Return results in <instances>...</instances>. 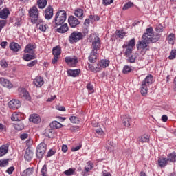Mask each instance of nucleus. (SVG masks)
<instances>
[{
	"label": "nucleus",
	"mask_w": 176,
	"mask_h": 176,
	"mask_svg": "<svg viewBox=\"0 0 176 176\" xmlns=\"http://www.w3.org/2000/svg\"><path fill=\"white\" fill-rule=\"evenodd\" d=\"M92 51L90 56H89V61L91 63H96L97 57L98 56V51L101 49V39L98 36H94L92 40Z\"/></svg>",
	"instance_id": "1"
},
{
	"label": "nucleus",
	"mask_w": 176,
	"mask_h": 176,
	"mask_svg": "<svg viewBox=\"0 0 176 176\" xmlns=\"http://www.w3.org/2000/svg\"><path fill=\"white\" fill-rule=\"evenodd\" d=\"M152 83H153V76L148 74L141 83L140 93L142 96H146L148 94V89Z\"/></svg>",
	"instance_id": "2"
},
{
	"label": "nucleus",
	"mask_w": 176,
	"mask_h": 176,
	"mask_svg": "<svg viewBox=\"0 0 176 176\" xmlns=\"http://www.w3.org/2000/svg\"><path fill=\"white\" fill-rule=\"evenodd\" d=\"M65 20H67V12L64 10H59L56 12L53 22L56 25H62L65 23Z\"/></svg>",
	"instance_id": "3"
},
{
	"label": "nucleus",
	"mask_w": 176,
	"mask_h": 176,
	"mask_svg": "<svg viewBox=\"0 0 176 176\" xmlns=\"http://www.w3.org/2000/svg\"><path fill=\"white\" fill-rule=\"evenodd\" d=\"M82 39H83V34L78 31L73 32L69 36V42L72 45L79 42V41H82Z\"/></svg>",
	"instance_id": "4"
},
{
	"label": "nucleus",
	"mask_w": 176,
	"mask_h": 176,
	"mask_svg": "<svg viewBox=\"0 0 176 176\" xmlns=\"http://www.w3.org/2000/svg\"><path fill=\"white\" fill-rule=\"evenodd\" d=\"M149 43L148 38H142V41H138L136 45L138 50H142L143 54H145L146 50H148L146 47H148Z\"/></svg>",
	"instance_id": "5"
},
{
	"label": "nucleus",
	"mask_w": 176,
	"mask_h": 176,
	"mask_svg": "<svg viewBox=\"0 0 176 176\" xmlns=\"http://www.w3.org/2000/svg\"><path fill=\"white\" fill-rule=\"evenodd\" d=\"M29 13H30V19L32 24H36V22L39 21V19H38V16H39V12L38 11V8H36V6L32 7L30 10Z\"/></svg>",
	"instance_id": "6"
},
{
	"label": "nucleus",
	"mask_w": 176,
	"mask_h": 176,
	"mask_svg": "<svg viewBox=\"0 0 176 176\" xmlns=\"http://www.w3.org/2000/svg\"><path fill=\"white\" fill-rule=\"evenodd\" d=\"M47 145L45 142L40 143L36 148V155L38 159H42L43 157V155L46 152Z\"/></svg>",
	"instance_id": "7"
},
{
	"label": "nucleus",
	"mask_w": 176,
	"mask_h": 176,
	"mask_svg": "<svg viewBox=\"0 0 176 176\" xmlns=\"http://www.w3.org/2000/svg\"><path fill=\"white\" fill-rule=\"evenodd\" d=\"M8 107L10 109H19L21 107V103H20V100L13 99L8 102Z\"/></svg>",
	"instance_id": "8"
},
{
	"label": "nucleus",
	"mask_w": 176,
	"mask_h": 176,
	"mask_svg": "<svg viewBox=\"0 0 176 176\" xmlns=\"http://www.w3.org/2000/svg\"><path fill=\"white\" fill-rule=\"evenodd\" d=\"M68 22L72 27V28H76V26L79 25L80 24V21L78 20V19L72 15L69 16L68 18Z\"/></svg>",
	"instance_id": "9"
},
{
	"label": "nucleus",
	"mask_w": 176,
	"mask_h": 176,
	"mask_svg": "<svg viewBox=\"0 0 176 176\" xmlns=\"http://www.w3.org/2000/svg\"><path fill=\"white\" fill-rule=\"evenodd\" d=\"M0 84L4 87H7V89H12V87H13V84H12L9 80L3 77H0Z\"/></svg>",
	"instance_id": "10"
},
{
	"label": "nucleus",
	"mask_w": 176,
	"mask_h": 176,
	"mask_svg": "<svg viewBox=\"0 0 176 176\" xmlns=\"http://www.w3.org/2000/svg\"><path fill=\"white\" fill-rule=\"evenodd\" d=\"M53 17V7L49 6L45 10V19L46 20H50Z\"/></svg>",
	"instance_id": "11"
},
{
	"label": "nucleus",
	"mask_w": 176,
	"mask_h": 176,
	"mask_svg": "<svg viewBox=\"0 0 176 176\" xmlns=\"http://www.w3.org/2000/svg\"><path fill=\"white\" fill-rule=\"evenodd\" d=\"M33 157H34V152L31 151V148H28L25 152V155H24L25 160H26V162H31Z\"/></svg>",
	"instance_id": "12"
},
{
	"label": "nucleus",
	"mask_w": 176,
	"mask_h": 176,
	"mask_svg": "<svg viewBox=\"0 0 176 176\" xmlns=\"http://www.w3.org/2000/svg\"><path fill=\"white\" fill-rule=\"evenodd\" d=\"M121 119L122 120V124L125 127H130V123H131V117H130V116H122Z\"/></svg>",
	"instance_id": "13"
},
{
	"label": "nucleus",
	"mask_w": 176,
	"mask_h": 176,
	"mask_svg": "<svg viewBox=\"0 0 176 176\" xmlns=\"http://www.w3.org/2000/svg\"><path fill=\"white\" fill-rule=\"evenodd\" d=\"M160 39V35L158 34H151V36H149L147 40L149 42V43H156Z\"/></svg>",
	"instance_id": "14"
},
{
	"label": "nucleus",
	"mask_w": 176,
	"mask_h": 176,
	"mask_svg": "<svg viewBox=\"0 0 176 176\" xmlns=\"http://www.w3.org/2000/svg\"><path fill=\"white\" fill-rule=\"evenodd\" d=\"M30 122H32V123H41V116H39V115L38 114H33L31 115L30 118H29Z\"/></svg>",
	"instance_id": "15"
},
{
	"label": "nucleus",
	"mask_w": 176,
	"mask_h": 176,
	"mask_svg": "<svg viewBox=\"0 0 176 176\" xmlns=\"http://www.w3.org/2000/svg\"><path fill=\"white\" fill-rule=\"evenodd\" d=\"M34 85L36 86V87H42L45 81H43V78L41 77H36L35 79L33 80Z\"/></svg>",
	"instance_id": "16"
},
{
	"label": "nucleus",
	"mask_w": 176,
	"mask_h": 176,
	"mask_svg": "<svg viewBox=\"0 0 176 176\" xmlns=\"http://www.w3.org/2000/svg\"><path fill=\"white\" fill-rule=\"evenodd\" d=\"M153 34V28L150 27L146 30V32L143 34L142 38H144V39L149 38V36H152Z\"/></svg>",
	"instance_id": "17"
},
{
	"label": "nucleus",
	"mask_w": 176,
	"mask_h": 176,
	"mask_svg": "<svg viewBox=\"0 0 176 176\" xmlns=\"http://www.w3.org/2000/svg\"><path fill=\"white\" fill-rule=\"evenodd\" d=\"M10 14L9 8H5L1 11H0V19H8V16Z\"/></svg>",
	"instance_id": "18"
},
{
	"label": "nucleus",
	"mask_w": 176,
	"mask_h": 176,
	"mask_svg": "<svg viewBox=\"0 0 176 176\" xmlns=\"http://www.w3.org/2000/svg\"><path fill=\"white\" fill-rule=\"evenodd\" d=\"M36 24H37V28H39L40 31H42L43 32H46L47 25L43 24L42 20L38 19V21H37Z\"/></svg>",
	"instance_id": "19"
},
{
	"label": "nucleus",
	"mask_w": 176,
	"mask_h": 176,
	"mask_svg": "<svg viewBox=\"0 0 176 176\" xmlns=\"http://www.w3.org/2000/svg\"><path fill=\"white\" fill-rule=\"evenodd\" d=\"M9 151V145L6 144V145H2L0 147V157H2V156H5L6 153H8Z\"/></svg>",
	"instance_id": "20"
},
{
	"label": "nucleus",
	"mask_w": 176,
	"mask_h": 176,
	"mask_svg": "<svg viewBox=\"0 0 176 176\" xmlns=\"http://www.w3.org/2000/svg\"><path fill=\"white\" fill-rule=\"evenodd\" d=\"M14 127L15 130L20 131L24 129V123L21 120H19L14 124Z\"/></svg>",
	"instance_id": "21"
},
{
	"label": "nucleus",
	"mask_w": 176,
	"mask_h": 176,
	"mask_svg": "<svg viewBox=\"0 0 176 176\" xmlns=\"http://www.w3.org/2000/svg\"><path fill=\"white\" fill-rule=\"evenodd\" d=\"M65 63H67L70 65H75L78 63V58H72V57H66L65 58Z\"/></svg>",
	"instance_id": "22"
},
{
	"label": "nucleus",
	"mask_w": 176,
	"mask_h": 176,
	"mask_svg": "<svg viewBox=\"0 0 176 176\" xmlns=\"http://www.w3.org/2000/svg\"><path fill=\"white\" fill-rule=\"evenodd\" d=\"M79 74H80V69H74V70H72V69L67 70L68 76H73V78L78 76V75H79Z\"/></svg>",
	"instance_id": "23"
},
{
	"label": "nucleus",
	"mask_w": 176,
	"mask_h": 176,
	"mask_svg": "<svg viewBox=\"0 0 176 176\" xmlns=\"http://www.w3.org/2000/svg\"><path fill=\"white\" fill-rule=\"evenodd\" d=\"M10 48L13 52H19V51L21 50V47L17 43H11L10 44Z\"/></svg>",
	"instance_id": "24"
},
{
	"label": "nucleus",
	"mask_w": 176,
	"mask_h": 176,
	"mask_svg": "<svg viewBox=\"0 0 176 176\" xmlns=\"http://www.w3.org/2000/svg\"><path fill=\"white\" fill-rule=\"evenodd\" d=\"M158 165L161 167H166V166H167V163H168V161L167 160V158H164V157H161L158 159Z\"/></svg>",
	"instance_id": "25"
},
{
	"label": "nucleus",
	"mask_w": 176,
	"mask_h": 176,
	"mask_svg": "<svg viewBox=\"0 0 176 176\" xmlns=\"http://www.w3.org/2000/svg\"><path fill=\"white\" fill-rule=\"evenodd\" d=\"M60 34H65L68 31V24L65 23L56 30Z\"/></svg>",
	"instance_id": "26"
},
{
	"label": "nucleus",
	"mask_w": 176,
	"mask_h": 176,
	"mask_svg": "<svg viewBox=\"0 0 176 176\" xmlns=\"http://www.w3.org/2000/svg\"><path fill=\"white\" fill-rule=\"evenodd\" d=\"M135 46V38H133L128 43V44H125L123 45V49H126V47H129L131 49H133Z\"/></svg>",
	"instance_id": "27"
},
{
	"label": "nucleus",
	"mask_w": 176,
	"mask_h": 176,
	"mask_svg": "<svg viewBox=\"0 0 176 176\" xmlns=\"http://www.w3.org/2000/svg\"><path fill=\"white\" fill-rule=\"evenodd\" d=\"M93 169V165L91 163L87 162V166L85 167L84 171L82 172L81 175L85 176L86 175V173H90V170Z\"/></svg>",
	"instance_id": "28"
},
{
	"label": "nucleus",
	"mask_w": 176,
	"mask_h": 176,
	"mask_svg": "<svg viewBox=\"0 0 176 176\" xmlns=\"http://www.w3.org/2000/svg\"><path fill=\"white\" fill-rule=\"evenodd\" d=\"M54 56L58 57L61 54V48L59 46L54 47L52 50Z\"/></svg>",
	"instance_id": "29"
},
{
	"label": "nucleus",
	"mask_w": 176,
	"mask_h": 176,
	"mask_svg": "<svg viewBox=\"0 0 176 176\" xmlns=\"http://www.w3.org/2000/svg\"><path fill=\"white\" fill-rule=\"evenodd\" d=\"M23 58L25 60V61H31V60H35V58H36V56L27 54L23 55Z\"/></svg>",
	"instance_id": "30"
},
{
	"label": "nucleus",
	"mask_w": 176,
	"mask_h": 176,
	"mask_svg": "<svg viewBox=\"0 0 176 176\" xmlns=\"http://www.w3.org/2000/svg\"><path fill=\"white\" fill-rule=\"evenodd\" d=\"M37 3L39 9H45L47 5V0H38Z\"/></svg>",
	"instance_id": "31"
},
{
	"label": "nucleus",
	"mask_w": 176,
	"mask_h": 176,
	"mask_svg": "<svg viewBox=\"0 0 176 176\" xmlns=\"http://www.w3.org/2000/svg\"><path fill=\"white\" fill-rule=\"evenodd\" d=\"M34 173V168H28L26 170H25L22 173V176H30L32 175V173Z\"/></svg>",
	"instance_id": "32"
},
{
	"label": "nucleus",
	"mask_w": 176,
	"mask_h": 176,
	"mask_svg": "<svg viewBox=\"0 0 176 176\" xmlns=\"http://www.w3.org/2000/svg\"><path fill=\"white\" fill-rule=\"evenodd\" d=\"M74 14L76 16V17H78L80 20H82L83 19V10L77 8L74 12Z\"/></svg>",
	"instance_id": "33"
},
{
	"label": "nucleus",
	"mask_w": 176,
	"mask_h": 176,
	"mask_svg": "<svg viewBox=\"0 0 176 176\" xmlns=\"http://www.w3.org/2000/svg\"><path fill=\"white\" fill-rule=\"evenodd\" d=\"M50 127L51 129H54V130H56V129H60L61 128V123L57 121H53L52 123H50Z\"/></svg>",
	"instance_id": "34"
},
{
	"label": "nucleus",
	"mask_w": 176,
	"mask_h": 176,
	"mask_svg": "<svg viewBox=\"0 0 176 176\" xmlns=\"http://www.w3.org/2000/svg\"><path fill=\"white\" fill-rule=\"evenodd\" d=\"M36 47L34 44H28L25 48V53H30Z\"/></svg>",
	"instance_id": "35"
},
{
	"label": "nucleus",
	"mask_w": 176,
	"mask_h": 176,
	"mask_svg": "<svg viewBox=\"0 0 176 176\" xmlns=\"http://www.w3.org/2000/svg\"><path fill=\"white\" fill-rule=\"evenodd\" d=\"M166 160H168V162H171L172 163H174L175 162H176V154L175 153L169 154Z\"/></svg>",
	"instance_id": "36"
},
{
	"label": "nucleus",
	"mask_w": 176,
	"mask_h": 176,
	"mask_svg": "<svg viewBox=\"0 0 176 176\" xmlns=\"http://www.w3.org/2000/svg\"><path fill=\"white\" fill-rule=\"evenodd\" d=\"M99 64L100 65L102 69V68H107V67L109 66V60H102L99 62Z\"/></svg>",
	"instance_id": "37"
},
{
	"label": "nucleus",
	"mask_w": 176,
	"mask_h": 176,
	"mask_svg": "<svg viewBox=\"0 0 176 176\" xmlns=\"http://www.w3.org/2000/svg\"><path fill=\"white\" fill-rule=\"evenodd\" d=\"M149 141V135H143L140 138H139V142H148Z\"/></svg>",
	"instance_id": "38"
},
{
	"label": "nucleus",
	"mask_w": 176,
	"mask_h": 176,
	"mask_svg": "<svg viewBox=\"0 0 176 176\" xmlns=\"http://www.w3.org/2000/svg\"><path fill=\"white\" fill-rule=\"evenodd\" d=\"M20 116H21L20 113H14L12 115L11 120L14 122H19L20 120Z\"/></svg>",
	"instance_id": "39"
},
{
	"label": "nucleus",
	"mask_w": 176,
	"mask_h": 176,
	"mask_svg": "<svg viewBox=\"0 0 176 176\" xmlns=\"http://www.w3.org/2000/svg\"><path fill=\"white\" fill-rule=\"evenodd\" d=\"M69 120L72 122V123H74L76 124H79L80 123V120L79 119V118L76 116H71L69 118Z\"/></svg>",
	"instance_id": "40"
},
{
	"label": "nucleus",
	"mask_w": 176,
	"mask_h": 176,
	"mask_svg": "<svg viewBox=\"0 0 176 176\" xmlns=\"http://www.w3.org/2000/svg\"><path fill=\"white\" fill-rule=\"evenodd\" d=\"M76 169L70 168L68 170L63 172V173L67 176L74 175V173H75Z\"/></svg>",
	"instance_id": "41"
},
{
	"label": "nucleus",
	"mask_w": 176,
	"mask_h": 176,
	"mask_svg": "<svg viewBox=\"0 0 176 176\" xmlns=\"http://www.w3.org/2000/svg\"><path fill=\"white\" fill-rule=\"evenodd\" d=\"M21 96L25 98V100H30V94L25 89H22Z\"/></svg>",
	"instance_id": "42"
},
{
	"label": "nucleus",
	"mask_w": 176,
	"mask_h": 176,
	"mask_svg": "<svg viewBox=\"0 0 176 176\" xmlns=\"http://www.w3.org/2000/svg\"><path fill=\"white\" fill-rule=\"evenodd\" d=\"M7 166H9V160H0V167H7Z\"/></svg>",
	"instance_id": "43"
},
{
	"label": "nucleus",
	"mask_w": 176,
	"mask_h": 176,
	"mask_svg": "<svg viewBox=\"0 0 176 176\" xmlns=\"http://www.w3.org/2000/svg\"><path fill=\"white\" fill-rule=\"evenodd\" d=\"M45 135L48 138H51L52 135H53V129H46L45 132Z\"/></svg>",
	"instance_id": "44"
},
{
	"label": "nucleus",
	"mask_w": 176,
	"mask_h": 176,
	"mask_svg": "<svg viewBox=\"0 0 176 176\" xmlns=\"http://www.w3.org/2000/svg\"><path fill=\"white\" fill-rule=\"evenodd\" d=\"M107 144L109 145V148H108L109 151L110 152H113V148H115V146H116V144H113V142H112V141H111V140H108L107 141ZM111 146L112 148H111Z\"/></svg>",
	"instance_id": "45"
},
{
	"label": "nucleus",
	"mask_w": 176,
	"mask_h": 176,
	"mask_svg": "<svg viewBox=\"0 0 176 176\" xmlns=\"http://www.w3.org/2000/svg\"><path fill=\"white\" fill-rule=\"evenodd\" d=\"M131 71H132L131 67L126 65L124 67L122 72L123 74H129V72H131Z\"/></svg>",
	"instance_id": "46"
},
{
	"label": "nucleus",
	"mask_w": 176,
	"mask_h": 176,
	"mask_svg": "<svg viewBox=\"0 0 176 176\" xmlns=\"http://www.w3.org/2000/svg\"><path fill=\"white\" fill-rule=\"evenodd\" d=\"M132 53H133V48L126 47V50L125 52L126 57H130Z\"/></svg>",
	"instance_id": "47"
},
{
	"label": "nucleus",
	"mask_w": 176,
	"mask_h": 176,
	"mask_svg": "<svg viewBox=\"0 0 176 176\" xmlns=\"http://www.w3.org/2000/svg\"><path fill=\"white\" fill-rule=\"evenodd\" d=\"M176 57V50H173L169 56V60H174Z\"/></svg>",
	"instance_id": "48"
},
{
	"label": "nucleus",
	"mask_w": 176,
	"mask_h": 176,
	"mask_svg": "<svg viewBox=\"0 0 176 176\" xmlns=\"http://www.w3.org/2000/svg\"><path fill=\"white\" fill-rule=\"evenodd\" d=\"M133 4L131 2H128V3H125L123 7V10H127V9H130V8H131V6H133Z\"/></svg>",
	"instance_id": "49"
},
{
	"label": "nucleus",
	"mask_w": 176,
	"mask_h": 176,
	"mask_svg": "<svg viewBox=\"0 0 176 176\" xmlns=\"http://www.w3.org/2000/svg\"><path fill=\"white\" fill-rule=\"evenodd\" d=\"M164 30V28L160 24L157 25L155 28V31L157 32H163Z\"/></svg>",
	"instance_id": "50"
},
{
	"label": "nucleus",
	"mask_w": 176,
	"mask_h": 176,
	"mask_svg": "<svg viewBox=\"0 0 176 176\" xmlns=\"http://www.w3.org/2000/svg\"><path fill=\"white\" fill-rule=\"evenodd\" d=\"M174 36H175V35L173 33L170 34L168 36V42L171 45H173V43H174Z\"/></svg>",
	"instance_id": "51"
},
{
	"label": "nucleus",
	"mask_w": 176,
	"mask_h": 176,
	"mask_svg": "<svg viewBox=\"0 0 176 176\" xmlns=\"http://www.w3.org/2000/svg\"><path fill=\"white\" fill-rule=\"evenodd\" d=\"M46 173H47V167L44 165L41 168V174L43 176H46Z\"/></svg>",
	"instance_id": "52"
},
{
	"label": "nucleus",
	"mask_w": 176,
	"mask_h": 176,
	"mask_svg": "<svg viewBox=\"0 0 176 176\" xmlns=\"http://www.w3.org/2000/svg\"><path fill=\"white\" fill-rule=\"evenodd\" d=\"M36 64H38V60H32L31 62L28 63V67H32L34 65H36Z\"/></svg>",
	"instance_id": "53"
},
{
	"label": "nucleus",
	"mask_w": 176,
	"mask_h": 176,
	"mask_svg": "<svg viewBox=\"0 0 176 176\" xmlns=\"http://www.w3.org/2000/svg\"><path fill=\"white\" fill-rule=\"evenodd\" d=\"M127 57V61H129V63H135V58H134V56H133V55H130L129 56H126Z\"/></svg>",
	"instance_id": "54"
},
{
	"label": "nucleus",
	"mask_w": 176,
	"mask_h": 176,
	"mask_svg": "<svg viewBox=\"0 0 176 176\" xmlns=\"http://www.w3.org/2000/svg\"><path fill=\"white\" fill-rule=\"evenodd\" d=\"M95 72H98V71H101L102 68L101 67V65H100V62L97 65H95Z\"/></svg>",
	"instance_id": "55"
},
{
	"label": "nucleus",
	"mask_w": 176,
	"mask_h": 176,
	"mask_svg": "<svg viewBox=\"0 0 176 176\" xmlns=\"http://www.w3.org/2000/svg\"><path fill=\"white\" fill-rule=\"evenodd\" d=\"M96 133L98 134V135H104V131H102V129L101 128L96 129Z\"/></svg>",
	"instance_id": "56"
},
{
	"label": "nucleus",
	"mask_w": 176,
	"mask_h": 176,
	"mask_svg": "<svg viewBox=\"0 0 176 176\" xmlns=\"http://www.w3.org/2000/svg\"><path fill=\"white\" fill-rule=\"evenodd\" d=\"M118 36L122 38H124V36H126V32H123V31H118Z\"/></svg>",
	"instance_id": "57"
},
{
	"label": "nucleus",
	"mask_w": 176,
	"mask_h": 176,
	"mask_svg": "<svg viewBox=\"0 0 176 176\" xmlns=\"http://www.w3.org/2000/svg\"><path fill=\"white\" fill-rule=\"evenodd\" d=\"M111 3H113V0H103V5H105L106 6L111 5Z\"/></svg>",
	"instance_id": "58"
},
{
	"label": "nucleus",
	"mask_w": 176,
	"mask_h": 176,
	"mask_svg": "<svg viewBox=\"0 0 176 176\" xmlns=\"http://www.w3.org/2000/svg\"><path fill=\"white\" fill-rule=\"evenodd\" d=\"M0 64L2 68H6V67H8V63H6L5 60H1Z\"/></svg>",
	"instance_id": "59"
},
{
	"label": "nucleus",
	"mask_w": 176,
	"mask_h": 176,
	"mask_svg": "<svg viewBox=\"0 0 176 176\" xmlns=\"http://www.w3.org/2000/svg\"><path fill=\"white\" fill-rule=\"evenodd\" d=\"M54 153H56V151H53V149H50L47 154V157H50L53 156V155H54Z\"/></svg>",
	"instance_id": "60"
},
{
	"label": "nucleus",
	"mask_w": 176,
	"mask_h": 176,
	"mask_svg": "<svg viewBox=\"0 0 176 176\" xmlns=\"http://www.w3.org/2000/svg\"><path fill=\"white\" fill-rule=\"evenodd\" d=\"M6 25V21H0V32L2 31V28Z\"/></svg>",
	"instance_id": "61"
},
{
	"label": "nucleus",
	"mask_w": 176,
	"mask_h": 176,
	"mask_svg": "<svg viewBox=\"0 0 176 176\" xmlns=\"http://www.w3.org/2000/svg\"><path fill=\"white\" fill-rule=\"evenodd\" d=\"M13 171H14V167L11 166L7 169L6 173L10 175L13 173Z\"/></svg>",
	"instance_id": "62"
},
{
	"label": "nucleus",
	"mask_w": 176,
	"mask_h": 176,
	"mask_svg": "<svg viewBox=\"0 0 176 176\" xmlns=\"http://www.w3.org/2000/svg\"><path fill=\"white\" fill-rule=\"evenodd\" d=\"M80 148H82V144H80L76 147H73L72 148V152H76V151H79V149H80Z\"/></svg>",
	"instance_id": "63"
},
{
	"label": "nucleus",
	"mask_w": 176,
	"mask_h": 176,
	"mask_svg": "<svg viewBox=\"0 0 176 176\" xmlns=\"http://www.w3.org/2000/svg\"><path fill=\"white\" fill-rule=\"evenodd\" d=\"M20 138H21V140H27V138H28V133H22L20 135Z\"/></svg>",
	"instance_id": "64"
}]
</instances>
